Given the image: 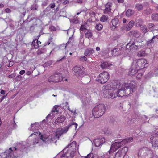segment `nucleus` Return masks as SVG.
I'll return each mask as SVG.
<instances>
[{"mask_svg": "<svg viewBox=\"0 0 158 158\" xmlns=\"http://www.w3.org/2000/svg\"><path fill=\"white\" fill-rule=\"evenodd\" d=\"M74 125L75 129L77 126V124L75 122H72L71 123L66 126L64 128H58L55 133L48 136L46 135H41L40 139L42 140L46 144L52 143L56 139H59L60 137L63 134L66 133L69 128L72 125Z\"/></svg>", "mask_w": 158, "mask_h": 158, "instance_id": "1", "label": "nucleus"}, {"mask_svg": "<svg viewBox=\"0 0 158 158\" xmlns=\"http://www.w3.org/2000/svg\"><path fill=\"white\" fill-rule=\"evenodd\" d=\"M16 145L13 148H10L8 151H6L5 153L6 156L4 158H21L23 153V151L25 147L21 143H17Z\"/></svg>", "mask_w": 158, "mask_h": 158, "instance_id": "2", "label": "nucleus"}, {"mask_svg": "<svg viewBox=\"0 0 158 158\" xmlns=\"http://www.w3.org/2000/svg\"><path fill=\"white\" fill-rule=\"evenodd\" d=\"M102 90L104 97L107 98H114L117 96H121L118 91H114L105 85L102 87Z\"/></svg>", "mask_w": 158, "mask_h": 158, "instance_id": "3", "label": "nucleus"}, {"mask_svg": "<svg viewBox=\"0 0 158 158\" xmlns=\"http://www.w3.org/2000/svg\"><path fill=\"white\" fill-rule=\"evenodd\" d=\"M106 110V107L103 104L97 105L92 110V114L94 118H98L103 115Z\"/></svg>", "mask_w": 158, "mask_h": 158, "instance_id": "4", "label": "nucleus"}, {"mask_svg": "<svg viewBox=\"0 0 158 158\" xmlns=\"http://www.w3.org/2000/svg\"><path fill=\"white\" fill-rule=\"evenodd\" d=\"M139 158H152V152L147 147L140 148L138 152Z\"/></svg>", "mask_w": 158, "mask_h": 158, "instance_id": "5", "label": "nucleus"}, {"mask_svg": "<svg viewBox=\"0 0 158 158\" xmlns=\"http://www.w3.org/2000/svg\"><path fill=\"white\" fill-rule=\"evenodd\" d=\"M147 61L146 60L142 58L134 60L132 63L133 64L134 67L135 66L139 70L146 67V66L147 64Z\"/></svg>", "mask_w": 158, "mask_h": 158, "instance_id": "6", "label": "nucleus"}, {"mask_svg": "<svg viewBox=\"0 0 158 158\" xmlns=\"http://www.w3.org/2000/svg\"><path fill=\"white\" fill-rule=\"evenodd\" d=\"M105 86L114 91H118L119 93L121 92L120 88L121 86L120 82L118 81H114Z\"/></svg>", "mask_w": 158, "mask_h": 158, "instance_id": "7", "label": "nucleus"}, {"mask_svg": "<svg viewBox=\"0 0 158 158\" xmlns=\"http://www.w3.org/2000/svg\"><path fill=\"white\" fill-rule=\"evenodd\" d=\"M140 44V42L138 41L136 39L132 38L127 44L126 48H128L133 46L132 48L137 50L141 48V46Z\"/></svg>", "mask_w": 158, "mask_h": 158, "instance_id": "8", "label": "nucleus"}, {"mask_svg": "<svg viewBox=\"0 0 158 158\" xmlns=\"http://www.w3.org/2000/svg\"><path fill=\"white\" fill-rule=\"evenodd\" d=\"M109 73L106 72H103L99 75V77L96 79V80L101 84L106 82L109 78Z\"/></svg>", "mask_w": 158, "mask_h": 158, "instance_id": "9", "label": "nucleus"}, {"mask_svg": "<svg viewBox=\"0 0 158 158\" xmlns=\"http://www.w3.org/2000/svg\"><path fill=\"white\" fill-rule=\"evenodd\" d=\"M120 89L121 91L123 92L126 95H128L133 92V89L131 88L130 84L124 83L122 84Z\"/></svg>", "mask_w": 158, "mask_h": 158, "instance_id": "10", "label": "nucleus"}, {"mask_svg": "<svg viewBox=\"0 0 158 158\" xmlns=\"http://www.w3.org/2000/svg\"><path fill=\"white\" fill-rule=\"evenodd\" d=\"M63 78L60 76L59 73H56L51 76L48 79L49 82H58L61 81L63 80Z\"/></svg>", "mask_w": 158, "mask_h": 158, "instance_id": "11", "label": "nucleus"}, {"mask_svg": "<svg viewBox=\"0 0 158 158\" xmlns=\"http://www.w3.org/2000/svg\"><path fill=\"white\" fill-rule=\"evenodd\" d=\"M151 143L152 147H158V132L151 135L150 138Z\"/></svg>", "mask_w": 158, "mask_h": 158, "instance_id": "12", "label": "nucleus"}, {"mask_svg": "<svg viewBox=\"0 0 158 158\" xmlns=\"http://www.w3.org/2000/svg\"><path fill=\"white\" fill-rule=\"evenodd\" d=\"M74 74L78 77L81 76L84 73V69L83 67L76 66L73 68Z\"/></svg>", "mask_w": 158, "mask_h": 158, "instance_id": "13", "label": "nucleus"}, {"mask_svg": "<svg viewBox=\"0 0 158 158\" xmlns=\"http://www.w3.org/2000/svg\"><path fill=\"white\" fill-rule=\"evenodd\" d=\"M121 147L119 141L115 142L112 145L109 151L108 152L109 154H110L111 152H114L115 151L117 150Z\"/></svg>", "mask_w": 158, "mask_h": 158, "instance_id": "14", "label": "nucleus"}, {"mask_svg": "<svg viewBox=\"0 0 158 158\" xmlns=\"http://www.w3.org/2000/svg\"><path fill=\"white\" fill-rule=\"evenodd\" d=\"M105 142L104 138H102L101 139L98 138L94 140L93 142L94 145L97 147H100Z\"/></svg>", "mask_w": 158, "mask_h": 158, "instance_id": "15", "label": "nucleus"}, {"mask_svg": "<svg viewBox=\"0 0 158 158\" xmlns=\"http://www.w3.org/2000/svg\"><path fill=\"white\" fill-rule=\"evenodd\" d=\"M158 40L156 36H154L151 40H148L146 42V44L148 46L152 47L154 42L157 41Z\"/></svg>", "mask_w": 158, "mask_h": 158, "instance_id": "16", "label": "nucleus"}, {"mask_svg": "<svg viewBox=\"0 0 158 158\" xmlns=\"http://www.w3.org/2000/svg\"><path fill=\"white\" fill-rule=\"evenodd\" d=\"M133 65V64L132 63L131 67L130 69L129 72V74L131 76H133L135 75L139 70L135 66L134 67Z\"/></svg>", "mask_w": 158, "mask_h": 158, "instance_id": "17", "label": "nucleus"}, {"mask_svg": "<svg viewBox=\"0 0 158 158\" xmlns=\"http://www.w3.org/2000/svg\"><path fill=\"white\" fill-rule=\"evenodd\" d=\"M133 141V138L132 137L125 139L124 140L119 142L121 146L126 145L127 143Z\"/></svg>", "mask_w": 158, "mask_h": 158, "instance_id": "18", "label": "nucleus"}, {"mask_svg": "<svg viewBox=\"0 0 158 158\" xmlns=\"http://www.w3.org/2000/svg\"><path fill=\"white\" fill-rule=\"evenodd\" d=\"M34 133H36V134H39V135L40 136V138L41 135H41V132H39V133H38L37 132H35ZM33 135H37L36 134H35V133L31 134L29 136V138H30ZM41 140L44 142V143L46 144V143H45V142H44L41 139H40L39 140L38 139H36V138L35 137V139L33 140V144L35 145V144H37V143H38L39 141L40 140Z\"/></svg>", "mask_w": 158, "mask_h": 158, "instance_id": "19", "label": "nucleus"}, {"mask_svg": "<svg viewBox=\"0 0 158 158\" xmlns=\"http://www.w3.org/2000/svg\"><path fill=\"white\" fill-rule=\"evenodd\" d=\"M131 35L135 37L138 38L140 35V33L137 31H131L129 33Z\"/></svg>", "mask_w": 158, "mask_h": 158, "instance_id": "20", "label": "nucleus"}, {"mask_svg": "<svg viewBox=\"0 0 158 158\" xmlns=\"http://www.w3.org/2000/svg\"><path fill=\"white\" fill-rule=\"evenodd\" d=\"M111 23L112 24V26L114 27V29H115L118 27V18H114L111 21Z\"/></svg>", "mask_w": 158, "mask_h": 158, "instance_id": "21", "label": "nucleus"}, {"mask_svg": "<svg viewBox=\"0 0 158 158\" xmlns=\"http://www.w3.org/2000/svg\"><path fill=\"white\" fill-rule=\"evenodd\" d=\"M128 151V148L127 147H124L121 149L119 150L118 152H119L124 157L126 153Z\"/></svg>", "mask_w": 158, "mask_h": 158, "instance_id": "22", "label": "nucleus"}, {"mask_svg": "<svg viewBox=\"0 0 158 158\" xmlns=\"http://www.w3.org/2000/svg\"><path fill=\"white\" fill-rule=\"evenodd\" d=\"M65 118L63 116H61L55 120V123L56 124L61 123L63 122L65 120Z\"/></svg>", "mask_w": 158, "mask_h": 158, "instance_id": "23", "label": "nucleus"}, {"mask_svg": "<svg viewBox=\"0 0 158 158\" xmlns=\"http://www.w3.org/2000/svg\"><path fill=\"white\" fill-rule=\"evenodd\" d=\"M147 26L148 29L150 30V31L155 30L156 29V26L154 25V23H150L148 24L147 25Z\"/></svg>", "mask_w": 158, "mask_h": 158, "instance_id": "24", "label": "nucleus"}, {"mask_svg": "<svg viewBox=\"0 0 158 158\" xmlns=\"http://www.w3.org/2000/svg\"><path fill=\"white\" fill-rule=\"evenodd\" d=\"M94 51L92 48H89L86 49L84 53L86 56H89L94 52Z\"/></svg>", "mask_w": 158, "mask_h": 158, "instance_id": "25", "label": "nucleus"}, {"mask_svg": "<svg viewBox=\"0 0 158 158\" xmlns=\"http://www.w3.org/2000/svg\"><path fill=\"white\" fill-rule=\"evenodd\" d=\"M134 24V21L131 20L130 21L126 28V31H129L133 27Z\"/></svg>", "mask_w": 158, "mask_h": 158, "instance_id": "26", "label": "nucleus"}, {"mask_svg": "<svg viewBox=\"0 0 158 158\" xmlns=\"http://www.w3.org/2000/svg\"><path fill=\"white\" fill-rule=\"evenodd\" d=\"M147 54L145 52V50L143 49L140 51L138 53L137 56L139 57H141L145 56Z\"/></svg>", "mask_w": 158, "mask_h": 158, "instance_id": "27", "label": "nucleus"}, {"mask_svg": "<svg viewBox=\"0 0 158 158\" xmlns=\"http://www.w3.org/2000/svg\"><path fill=\"white\" fill-rule=\"evenodd\" d=\"M119 49L118 48H114L111 50V53L113 56H117L119 54Z\"/></svg>", "mask_w": 158, "mask_h": 158, "instance_id": "28", "label": "nucleus"}, {"mask_svg": "<svg viewBox=\"0 0 158 158\" xmlns=\"http://www.w3.org/2000/svg\"><path fill=\"white\" fill-rule=\"evenodd\" d=\"M135 12L131 9H128L126 12V15L128 17L131 16L133 15Z\"/></svg>", "mask_w": 158, "mask_h": 158, "instance_id": "29", "label": "nucleus"}, {"mask_svg": "<svg viewBox=\"0 0 158 158\" xmlns=\"http://www.w3.org/2000/svg\"><path fill=\"white\" fill-rule=\"evenodd\" d=\"M100 66L102 69L108 68L110 66V64L107 62H101V64L100 65Z\"/></svg>", "mask_w": 158, "mask_h": 158, "instance_id": "30", "label": "nucleus"}, {"mask_svg": "<svg viewBox=\"0 0 158 158\" xmlns=\"http://www.w3.org/2000/svg\"><path fill=\"white\" fill-rule=\"evenodd\" d=\"M39 43H41V42L38 41V40L36 39L34 40L32 43V45L34 46L35 48H38L39 46Z\"/></svg>", "mask_w": 158, "mask_h": 158, "instance_id": "31", "label": "nucleus"}, {"mask_svg": "<svg viewBox=\"0 0 158 158\" xmlns=\"http://www.w3.org/2000/svg\"><path fill=\"white\" fill-rule=\"evenodd\" d=\"M111 5L109 4V3H107L106 5V8L105 9V13H108L109 12H110L111 10Z\"/></svg>", "mask_w": 158, "mask_h": 158, "instance_id": "32", "label": "nucleus"}, {"mask_svg": "<svg viewBox=\"0 0 158 158\" xmlns=\"http://www.w3.org/2000/svg\"><path fill=\"white\" fill-rule=\"evenodd\" d=\"M76 155V149H74L70 152L69 155V156H68V158H74Z\"/></svg>", "mask_w": 158, "mask_h": 158, "instance_id": "33", "label": "nucleus"}, {"mask_svg": "<svg viewBox=\"0 0 158 158\" xmlns=\"http://www.w3.org/2000/svg\"><path fill=\"white\" fill-rule=\"evenodd\" d=\"M46 51V49L44 47H43L39 49L37 51V54L38 55H40L42 53L45 52Z\"/></svg>", "mask_w": 158, "mask_h": 158, "instance_id": "34", "label": "nucleus"}, {"mask_svg": "<svg viewBox=\"0 0 158 158\" xmlns=\"http://www.w3.org/2000/svg\"><path fill=\"white\" fill-rule=\"evenodd\" d=\"M151 18L154 21H158V13H155L152 14L151 15Z\"/></svg>", "mask_w": 158, "mask_h": 158, "instance_id": "35", "label": "nucleus"}, {"mask_svg": "<svg viewBox=\"0 0 158 158\" xmlns=\"http://www.w3.org/2000/svg\"><path fill=\"white\" fill-rule=\"evenodd\" d=\"M39 126V124L38 123L35 122L33 124H32L31 125V128L30 130L31 131H33L35 130Z\"/></svg>", "mask_w": 158, "mask_h": 158, "instance_id": "36", "label": "nucleus"}, {"mask_svg": "<svg viewBox=\"0 0 158 158\" xmlns=\"http://www.w3.org/2000/svg\"><path fill=\"white\" fill-rule=\"evenodd\" d=\"M135 7L138 11H139L143 10V5L142 4H136Z\"/></svg>", "mask_w": 158, "mask_h": 158, "instance_id": "37", "label": "nucleus"}, {"mask_svg": "<svg viewBox=\"0 0 158 158\" xmlns=\"http://www.w3.org/2000/svg\"><path fill=\"white\" fill-rule=\"evenodd\" d=\"M152 12V10L150 8H148L145 10L144 11V13L147 15H148Z\"/></svg>", "mask_w": 158, "mask_h": 158, "instance_id": "38", "label": "nucleus"}, {"mask_svg": "<svg viewBox=\"0 0 158 158\" xmlns=\"http://www.w3.org/2000/svg\"><path fill=\"white\" fill-rule=\"evenodd\" d=\"M118 151L115 154L114 158H123L124 157Z\"/></svg>", "mask_w": 158, "mask_h": 158, "instance_id": "39", "label": "nucleus"}, {"mask_svg": "<svg viewBox=\"0 0 158 158\" xmlns=\"http://www.w3.org/2000/svg\"><path fill=\"white\" fill-rule=\"evenodd\" d=\"M38 6L36 3L35 2L31 7V9L33 10H36L37 9Z\"/></svg>", "mask_w": 158, "mask_h": 158, "instance_id": "40", "label": "nucleus"}, {"mask_svg": "<svg viewBox=\"0 0 158 158\" xmlns=\"http://www.w3.org/2000/svg\"><path fill=\"white\" fill-rule=\"evenodd\" d=\"M52 63V62L51 60H50L48 61L47 62H46L44 64H43V66L44 67H47L48 66H49L51 65Z\"/></svg>", "mask_w": 158, "mask_h": 158, "instance_id": "41", "label": "nucleus"}, {"mask_svg": "<svg viewBox=\"0 0 158 158\" xmlns=\"http://www.w3.org/2000/svg\"><path fill=\"white\" fill-rule=\"evenodd\" d=\"M141 30L144 33H145L148 31V28L145 26L142 27Z\"/></svg>", "mask_w": 158, "mask_h": 158, "instance_id": "42", "label": "nucleus"}, {"mask_svg": "<svg viewBox=\"0 0 158 158\" xmlns=\"http://www.w3.org/2000/svg\"><path fill=\"white\" fill-rule=\"evenodd\" d=\"M103 26L100 24H97L95 26V28L98 31L101 30Z\"/></svg>", "mask_w": 158, "mask_h": 158, "instance_id": "43", "label": "nucleus"}, {"mask_svg": "<svg viewBox=\"0 0 158 158\" xmlns=\"http://www.w3.org/2000/svg\"><path fill=\"white\" fill-rule=\"evenodd\" d=\"M85 36L86 38H89L92 36V35L91 32L90 31H88L85 33Z\"/></svg>", "mask_w": 158, "mask_h": 158, "instance_id": "44", "label": "nucleus"}, {"mask_svg": "<svg viewBox=\"0 0 158 158\" xmlns=\"http://www.w3.org/2000/svg\"><path fill=\"white\" fill-rule=\"evenodd\" d=\"M107 19L108 17L106 16H103L100 18V21L103 22L107 21Z\"/></svg>", "mask_w": 158, "mask_h": 158, "instance_id": "45", "label": "nucleus"}, {"mask_svg": "<svg viewBox=\"0 0 158 158\" xmlns=\"http://www.w3.org/2000/svg\"><path fill=\"white\" fill-rule=\"evenodd\" d=\"M153 75L151 72H149L145 75V78L147 79H149L153 76Z\"/></svg>", "mask_w": 158, "mask_h": 158, "instance_id": "46", "label": "nucleus"}, {"mask_svg": "<svg viewBox=\"0 0 158 158\" xmlns=\"http://www.w3.org/2000/svg\"><path fill=\"white\" fill-rule=\"evenodd\" d=\"M80 60L81 61H86L87 60V58L85 56H83L80 57Z\"/></svg>", "mask_w": 158, "mask_h": 158, "instance_id": "47", "label": "nucleus"}, {"mask_svg": "<svg viewBox=\"0 0 158 158\" xmlns=\"http://www.w3.org/2000/svg\"><path fill=\"white\" fill-rule=\"evenodd\" d=\"M85 26L84 25H82L81 26L80 28V30L83 31L84 30H87L85 28Z\"/></svg>", "mask_w": 158, "mask_h": 158, "instance_id": "48", "label": "nucleus"}, {"mask_svg": "<svg viewBox=\"0 0 158 158\" xmlns=\"http://www.w3.org/2000/svg\"><path fill=\"white\" fill-rule=\"evenodd\" d=\"M7 95V94L6 95H4L2 96L0 98V102H1L2 100L6 98Z\"/></svg>", "mask_w": 158, "mask_h": 158, "instance_id": "49", "label": "nucleus"}, {"mask_svg": "<svg viewBox=\"0 0 158 158\" xmlns=\"http://www.w3.org/2000/svg\"><path fill=\"white\" fill-rule=\"evenodd\" d=\"M61 158H68V156L67 155L66 153L63 154L62 156H61Z\"/></svg>", "mask_w": 158, "mask_h": 158, "instance_id": "50", "label": "nucleus"}, {"mask_svg": "<svg viewBox=\"0 0 158 158\" xmlns=\"http://www.w3.org/2000/svg\"><path fill=\"white\" fill-rule=\"evenodd\" d=\"M12 126L11 127V128L12 129H14L16 128V123H14L13 124H11Z\"/></svg>", "mask_w": 158, "mask_h": 158, "instance_id": "51", "label": "nucleus"}, {"mask_svg": "<svg viewBox=\"0 0 158 158\" xmlns=\"http://www.w3.org/2000/svg\"><path fill=\"white\" fill-rule=\"evenodd\" d=\"M47 4H48V1L46 0V1H44L43 2V3L42 4V5L43 6H45L47 5Z\"/></svg>", "mask_w": 158, "mask_h": 158, "instance_id": "52", "label": "nucleus"}, {"mask_svg": "<svg viewBox=\"0 0 158 158\" xmlns=\"http://www.w3.org/2000/svg\"><path fill=\"white\" fill-rule=\"evenodd\" d=\"M23 12L22 13V14L23 16H25V15L26 12V10L25 8H23Z\"/></svg>", "mask_w": 158, "mask_h": 158, "instance_id": "53", "label": "nucleus"}, {"mask_svg": "<svg viewBox=\"0 0 158 158\" xmlns=\"http://www.w3.org/2000/svg\"><path fill=\"white\" fill-rule=\"evenodd\" d=\"M5 11L6 13H10L11 10L10 9L7 8L5 9Z\"/></svg>", "mask_w": 158, "mask_h": 158, "instance_id": "54", "label": "nucleus"}, {"mask_svg": "<svg viewBox=\"0 0 158 158\" xmlns=\"http://www.w3.org/2000/svg\"><path fill=\"white\" fill-rule=\"evenodd\" d=\"M50 29L51 31H55L56 30V28L54 26H52L50 28Z\"/></svg>", "mask_w": 158, "mask_h": 158, "instance_id": "55", "label": "nucleus"}, {"mask_svg": "<svg viewBox=\"0 0 158 158\" xmlns=\"http://www.w3.org/2000/svg\"><path fill=\"white\" fill-rule=\"evenodd\" d=\"M143 75V74L142 73H139L137 76V77L138 78H140Z\"/></svg>", "mask_w": 158, "mask_h": 158, "instance_id": "56", "label": "nucleus"}, {"mask_svg": "<svg viewBox=\"0 0 158 158\" xmlns=\"http://www.w3.org/2000/svg\"><path fill=\"white\" fill-rule=\"evenodd\" d=\"M22 78V76L21 75H19L17 77H16V79L18 80H19V81H20V79L21 78Z\"/></svg>", "mask_w": 158, "mask_h": 158, "instance_id": "57", "label": "nucleus"}, {"mask_svg": "<svg viewBox=\"0 0 158 158\" xmlns=\"http://www.w3.org/2000/svg\"><path fill=\"white\" fill-rule=\"evenodd\" d=\"M69 2V1L68 0H65L64 2H63L62 3V4L63 5H65L66 4L68 3Z\"/></svg>", "mask_w": 158, "mask_h": 158, "instance_id": "58", "label": "nucleus"}, {"mask_svg": "<svg viewBox=\"0 0 158 158\" xmlns=\"http://www.w3.org/2000/svg\"><path fill=\"white\" fill-rule=\"evenodd\" d=\"M50 7L51 8H53L55 6V3L51 4L50 5Z\"/></svg>", "mask_w": 158, "mask_h": 158, "instance_id": "59", "label": "nucleus"}, {"mask_svg": "<svg viewBox=\"0 0 158 158\" xmlns=\"http://www.w3.org/2000/svg\"><path fill=\"white\" fill-rule=\"evenodd\" d=\"M25 73V71L24 70H22L20 71L19 74L21 75H23Z\"/></svg>", "mask_w": 158, "mask_h": 158, "instance_id": "60", "label": "nucleus"}, {"mask_svg": "<svg viewBox=\"0 0 158 158\" xmlns=\"http://www.w3.org/2000/svg\"><path fill=\"white\" fill-rule=\"evenodd\" d=\"M5 92H6V91H5L4 90H2L1 91V94H2V95H5Z\"/></svg>", "mask_w": 158, "mask_h": 158, "instance_id": "61", "label": "nucleus"}, {"mask_svg": "<svg viewBox=\"0 0 158 158\" xmlns=\"http://www.w3.org/2000/svg\"><path fill=\"white\" fill-rule=\"evenodd\" d=\"M153 75L155 77L157 76L158 75V72L155 71Z\"/></svg>", "mask_w": 158, "mask_h": 158, "instance_id": "62", "label": "nucleus"}, {"mask_svg": "<svg viewBox=\"0 0 158 158\" xmlns=\"http://www.w3.org/2000/svg\"><path fill=\"white\" fill-rule=\"evenodd\" d=\"M14 63L13 62H9V64L8 65V67H10L11 66H12L13 65Z\"/></svg>", "mask_w": 158, "mask_h": 158, "instance_id": "63", "label": "nucleus"}, {"mask_svg": "<svg viewBox=\"0 0 158 158\" xmlns=\"http://www.w3.org/2000/svg\"><path fill=\"white\" fill-rule=\"evenodd\" d=\"M50 9H51L50 7H48L46 8V9L45 10V11H46L48 12L50 10Z\"/></svg>", "mask_w": 158, "mask_h": 158, "instance_id": "64", "label": "nucleus"}]
</instances>
